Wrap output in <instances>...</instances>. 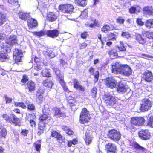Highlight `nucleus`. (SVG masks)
Returning <instances> with one entry per match:
<instances>
[{"label": "nucleus", "mask_w": 153, "mask_h": 153, "mask_svg": "<svg viewBox=\"0 0 153 153\" xmlns=\"http://www.w3.org/2000/svg\"><path fill=\"white\" fill-rule=\"evenodd\" d=\"M122 74L124 75L129 76L131 74V69L127 65H123L119 62L115 63V74Z\"/></svg>", "instance_id": "obj_1"}, {"label": "nucleus", "mask_w": 153, "mask_h": 153, "mask_svg": "<svg viewBox=\"0 0 153 153\" xmlns=\"http://www.w3.org/2000/svg\"><path fill=\"white\" fill-rule=\"evenodd\" d=\"M6 43L3 46L6 52H9L11 51V48L15 44H17V39L15 35H11L8 36L5 40Z\"/></svg>", "instance_id": "obj_2"}, {"label": "nucleus", "mask_w": 153, "mask_h": 153, "mask_svg": "<svg viewBox=\"0 0 153 153\" xmlns=\"http://www.w3.org/2000/svg\"><path fill=\"white\" fill-rule=\"evenodd\" d=\"M152 105V102L149 99H144L141 104L140 109L142 112L147 111L151 109Z\"/></svg>", "instance_id": "obj_3"}, {"label": "nucleus", "mask_w": 153, "mask_h": 153, "mask_svg": "<svg viewBox=\"0 0 153 153\" xmlns=\"http://www.w3.org/2000/svg\"><path fill=\"white\" fill-rule=\"evenodd\" d=\"M144 122V119L143 118L141 117H133L131 120V123L127 127L131 129L133 128L132 124L137 126H140L142 125Z\"/></svg>", "instance_id": "obj_4"}, {"label": "nucleus", "mask_w": 153, "mask_h": 153, "mask_svg": "<svg viewBox=\"0 0 153 153\" xmlns=\"http://www.w3.org/2000/svg\"><path fill=\"white\" fill-rule=\"evenodd\" d=\"M89 112L86 108H83L81 112L80 116V120L81 123L84 124L87 122L90 119Z\"/></svg>", "instance_id": "obj_5"}, {"label": "nucleus", "mask_w": 153, "mask_h": 153, "mask_svg": "<svg viewBox=\"0 0 153 153\" xmlns=\"http://www.w3.org/2000/svg\"><path fill=\"white\" fill-rule=\"evenodd\" d=\"M58 8L60 11L63 13L71 14L73 12L74 6L71 4H66L59 5Z\"/></svg>", "instance_id": "obj_6"}, {"label": "nucleus", "mask_w": 153, "mask_h": 153, "mask_svg": "<svg viewBox=\"0 0 153 153\" xmlns=\"http://www.w3.org/2000/svg\"><path fill=\"white\" fill-rule=\"evenodd\" d=\"M139 136L142 139L148 140L150 137V133L148 130H142L139 132Z\"/></svg>", "instance_id": "obj_7"}, {"label": "nucleus", "mask_w": 153, "mask_h": 153, "mask_svg": "<svg viewBox=\"0 0 153 153\" xmlns=\"http://www.w3.org/2000/svg\"><path fill=\"white\" fill-rule=\"evenodd\" d=\"M104 82L105 85L108 87L112 88L114 87V79L112 77L106 78L104 80Z\"/></svg>", "instance_id": "obj_8"}, {"label": "nucleus", "mask_w": 153, "mask_h": 153, "mask_svg": "<svg viewBox=\"0 0 153 153\" xmlns=\"http://www.w3.org/2000/svg\"><path fill=\"white\" fill-rule=\"evenodd\" d=\"M117 85L118 86L117 89L118 92L119 93H123L127 92L128 90V87L125 86L121 82L117 83L115 81V86Z\"/></svg>", "instance_id": "obj_9"}, {"label": "nucleus", "mask_w": 153, "mask_h": 153, "mask_svg": "<svg viewBox=\"0 0 153 153\" xmlns=\"http://www.w3.org/2000/svg\"><path fill=\"white\" fill-rule=\"evenodd\" d=\"M143 78L148 82H150L153 79V74L151 71H147L143 75Z\"/></svg>", "instance_id": "obj_10"}, {"label": "nucleus", "mask_w": 153, "mask_h": 153, "mask_svg": "<svg viewBox=\"0 0 153 153\" xmlns=\"http://www.w3.org/2000/svg\"><path fill=\"white\" fill-rule=\"evenodd\" d=\"M59 33V32L57 30H54L47 31L46 34L49 37L54 38L57 37Z\"/></svg>", "instance_id": "obj_11"}, {"label": "nucleus", "mask_w": 153, "mask_h": 153, "mask_svg": "<svg viewBox=\"0 0 153 153\" xmlns=\"http://www.w3.org/2000/svg\"><path fill=\"white\" fill-rule=\"evenodd\" d=\"M94 69L93 67L89 69V71L91 73L92 75H93L94 76V80L95 83L97 82L99 76V72L98 71H97L94 73Z\"/></svg>", "instance_id": "obj_12"}, {"label": "nucleus", "mask_w": 153, "mask_h": 153, "mask_svg": "<svg viewBox=\"0 0 153 153\" xmlns=\"http://www.w3.org/2000/svg\"><path fill=\"white\" fill-rule=\"evenodd\" d=\"M105 149L107 153H114L115 146L111 143H109L105 145Z\"/></svg>", "instance_id": "obj_13"}, {"label": "nucleus", "mask_w": 153, "mask_h": 153, "mask_svg": "<svg viewBox=\"0 0 153 153\" xmlns=\"http://www.w3.org/2000/svg\"><path fill=\"white\" fill-rule=\"evenodd\" d=\"M27 24L28 27L31 28L36 27L38 25L37 21L32 18L27 20Z\"/></svg>", "instance_id": "obj_14"}, {"label": "nucleus", "mask_w": 153, "mask_h": 153, "mask_svg": "<svg viewBox=\"0 0 153 153\" xmlns=\"http://www.w3.org/2000/svg\"><path fill=\"white\" fill-rule=\"evenodd\" d=\"M57 17V16L53 12H49L47 15V20L51 22L55 21Z\"/></svg>", "instance_id": "obj_15"}, {"label": "nucleus", "mask_w": 153, "mask_h": 153, "mask_svg": "<svg viewBox=\"0 0 153 153\" xmlns=\"http://www.w3.org/2000/svg\"><path fill=\"white\" fill-rule=\"evenodd\" d=\"M55 116L56 117H62L64 118L66 117V115L64 113L62 112L59 108H55Z\"/></svg>", "instance_id": "obj_16"}, {"label": "nucleus", "mask_w": 153, "mask_h": 153, "mask_svg": "<svg viewBox=\"0 0 153 153\" xmlns=\"http://www.w3.org/2000/svg\"><path fill=\"white\" fill-rule=\"evenodd\" d=\"M136 39L138 42L140 44H143L146 43V39L143 38L142 36L140 34H136L135 35Z\"/></svg>", "instance_id": "obj_17"}, {"label": "nucleus", "mask_w": 153, "mask_h": 153, "mask_svg": "<svg viewBox=\"0 0 153 153\" xmlns=\"http://www.w3.org/2000/svg\"><path fill=\"white\" fill-rule=\"evenodd\" d=\"M38 131V134L39 135L43 133L44 132V130L45 128V124L43 122L40 121L39 124Z\"/></svg>", "instance_id": "obj_18"}, {"label": "nucleus", "mask_w": 153, "mask_h": 153, "mask_svg": "<svg viewBox=\"0 0 153 153\" xmlns=\"http://www.w3.org/2000/svg\"><path fill=\"white\" fill-rule=\"evenodd\" d=\"M18 14L19 18L22 20H27L29 16V15L28 13L22 11H19L18 13Z\"/></svg>", "instance_id": "obj_19"}, {"label": "nucleus", "mask_w": 153, "mask_h": 153, "mask_svg": "<svg viewBox=\"0 0 153 153\" xmlns=\"http://www.w3.org/2000/svg\"><path fill=\"white\" fill-rule=\"evenodd\" d=\"M27 87L30 92L33 91L35 89V86L34 83L32 81H28L27 84Z\"/></svg>", "instance_id": "obj_20"}, {"label": "nucleus", "mask_w": 153, "mask_h": 153, "mask_svg": "<svg viewBox=\"0 0 153 153\" xmlns=\"http://www.w3.org/2000/svg\"><path fill=\"white\" fill-rule=\"evenodd\" d=\"M43 85L49 88H51L53 85V82L51 80L46 79L44 80L42 82Z\"/></svg>", "instance_id": "obj_21"}, {"label": "nucleus", "mask_w": 153, "mask_h": 153, "mask_svg": "<svg viewBox=\"0 0 153 153\" xmlns=\"http://www.w3.org/2000/svg\"><path fill=\"white\" fill-rule=\"evenodd\" d=\"M145 13L149 15H153V9L151 7H146L143 10Z\"/></svg>", "instance_id": "obj_22"}, {"label": "nucleus", "mask_w": 153, "mask_h": 153, "mask_svg": "<svg viewBox=\"0 0 153 153\" xmlns=\"http://www.w3.org/2000/svg\"><path fill=\"white\" fill-rule=\"evenodd\" d=\"M103 99L105 101L106 103H111L112 102V99L113 100V98L109 94H105L103 97Z\"/></svg>", "instance_id": "obj_23"}, {"label": "nucleus", "mask_w": 153, "mask_h": 153, "mask_svg": "<svg viewBox=\"0 0 153 153\" xmlns=\"http://www.w3.org/2000/svg\"><path fill=\"white\" fill-rule=\"evenodd\" d=\"M133 146L137 151L140 150L142 152H144L146 151V149L142 147L136 143H133Z\"/></svg>", "instance_id": "obj_24"}, {"label": "nucleus", "mask_w": 153, "mask_h": 153, "mask_svg": "<svg viewBox=\"0 0 153 153\" xmlns=\"http://www.w3.org/2000/svg\"><path fill=\"white\" fill-rule=\"evenodd\" d=\"M145 25L147 28L149 29L153 28V19L147 20Z\"/></svg>", "instance_id": "obj_25"}, {"label": "nucleus", "mask_w": 153, "mask_h": 153, "mask_svg": "<svg viewBox=\"0 0 153 153\" xmlns=\"http://www.w3.org/2000/svg\"><path fill=\"white\" fill-rule=\"evenodd\" d=\"M85 141L87 144H89L91 142L92 138L91 137L89 134L87 132L85 134Z\"/></svg>", "instance_id": "obj_26"}, {"label": "nucleus", "mask_w": 153, "mask_h": 153, "mask_svg": "<svg viewBox=\"0 0 153 153\" xmlns=\"http://www.w3.org/2000/svg\"><path fill=\"white\" fill-rule=\"evenodd\" d=\"M143 33L145 34L146 37L150 39H153V32L144 31Z\"/></svg>", "instance_id": "obj_27"}, {"label": "nucleus", "mask_w": 153, "mask_h": 153, "mask_svg": "<svg viewBox=\"0 0 153 153\" xmlns=\"http://www.w3.org/2000/svg\"><path fill=\"white\" fill-rule=\"evenodd\" d=\"M6 15L0 12V25H1L6 21Z\"/></svg>", "instance_id": "obj_28"}, {"label": "nucleus", "mask_w": 153, "mask_h": 153, "mask_svg": "<svg viewBox=\"0 0 153 153\" xmlns=\"http://www.w3.org/2000/svg\"><path fill=\"white\" fill-rule=\"evenodd\" d=\"M75 3L79 6L84 7L86 5V0H75Z\"/></svg>", "instance_id": "obj_29"}, {"label": "nucleus", "mask_w": 153, "mask_h": 153, "mask_svg": "<svg viewBox=\"0 0 153 153\" xmlns=\"http://www.w3.org/2000/svg\"><path fill=\"white\" fill-rule=\"evenodd\" d=\"M10 122H11L13 123L16 124V125L17 124L19 123L20 122V120L18 118H17L15 116L13 115V119H11L10 120Z\"/></svg>", "instance_id": "obj_30"}, {"label": "nucleus", "mask_w": 153, "mask_h": 153, "mask_svg": "<svg viewBox=\"0 0 153 153\" xmlns=\"http://www.w3.org/2000/svg\"><path fill=\"white\" fill-rule=\"evenodd\" d=\"M51 136L52 137L57 138L58 140H60L63 137L60 134L56 131H52L51 132Z\"/></svg>", "instance_id": "obj_31"}, {"label": "nucleus", "mask_w": 153, "mask_h": 153, "mask_svg": "<svg viewBox=\"0 0 153 153\" xmlns=\"http://www.w3.org/2000/svg\"><path fill=\"white\" fill-rule=\"evenodd\" d=\"M9 58L8 55L5 53H1L0 54V60L3 62L5 61Z\"/></svg>", "instance_id": "obj_32"}, {"label": "nucleus", "mask_w": 153, "mask_h": 153, "mask_svg": "<svg viewBox=\"0 0 153 153\" xmlns=\"http://www.w3.org/2000/svg\"><path fill=\"white\" fill-rule=\"evenodd\" d=\"M115 136V130L112 129L109 131L108 134V137L111 139L114 140Z\"/></svg>", "instance_id": "obj_33"}, {"label": "nucleus", "mask_w": 153, "mask_h": 153, "mask_svg": "<svg viewBox=\"0 0 153 153\" xmlns=\"http://www.w3.org/2000/svg\"><path fill=\"white\" fill-rule=\"evenodd\" d=\"M42 75L44 77H51V74L48 70L45 69L42 71L41 72Z\"/></svg>", "instance_id": "obj_34"}, {"label": "nucleus", "mask_w": 153, "mask_h": 153, "mask_svg": "<svg viewBox=\"0 0 153 153\" xmlns=\"http://www.w3.org/2000/svg\"><path fill=\"white\" fill-rule=\"evenodd\" d=\"M62 128L65 132L69 135H71L73 134V131L67 126H64Z\"/></svg>", "instance_id": "obj_35"}, {"label": "nucleus", "mask_w": 153, "mask_h": 153, "mask_svg": "<svg viewBox=\"0 0 153 153\" xmlns=\"http://www.w3.org/2000/svg\"><path fill=\"white\" fill-rule=\"evenodd\" d=\"M119 44H118L117 46V48L119 50L121 51H125L126 49L123 45V42H119Z\"/></svg>", "instance_id": "obj_36"}, {"label": "nucleus", "mask_w": 153, "mask_h": 153, "mask_svg": "<svg viewBox=\"0 0 153 153\" xmlns=\"http://www.w3.org/2000/svg\"><path fill=\"white\" fill-rule=\"evenodd\" d=\"M37 97L36 100L39 103H40L42 102L43 100V97L41 94L40 93H38L37 94Z\"/></svg>", "instance_id": "obj_37"}, {"label": "nucleus", "mask_w": 153, "mask_h": 153, "mask_svg": "<svg viewBox=\"0 0 153 153\" xmlns=\"http://www.w3.org/2000/svg\"><path fill=\"white\" fill-rule=\"evenodd\" d=\"M22 54V51L20 50L15 49L13 53V56H18Z\"/></svg>", "instance_id": "obj_38"}, {"label": "nucleus", "mask_w": 153, "mask_h": 153, "mask_svg": "<svg viewBox=\"0 0 153 153\" xmlns=\"http://www.w3.org/2000/svg\"><path fill=\"white\" fill-rule=\"evenodd\" d=\"M147 124L149 126L153 127V116H151L148 119Z\"/></svg>", "instance_id": "obj_39"}, {"label": "nucleus", "mask_w": 153, "mask_h": 153, "mask_svg": "<svg viewBox=\"0 0 153 153\" xmlns=\"http://www.w3.org/2000/svg\"><path fill=\"white\" fill-rule=\"evenodd\" d=\"M34 34L35 35L38 36L39 37H41L45 35L46 33L44 31L41 30L40 31L34 32Z\"/></svg>", "instance_id": "obj_40"}, {"label": "nucleus", "mask_w": 153, "mask_h": 153, "mask_svg": "<svg viewBox=\"0 0 153 153\" xmlns=\"http://www.w3.org/2000/svg\"><path fill=\"white\" fill-rule=\"evenodd\" d=\"M94 23H91V24L87 23H85V25L88 27H93L94 26H96L97 25V22L95 19Z\"/></svg>", "instance_id": "obj_41"}, {"label": "nucleus", "mask_w": 153, "mask_h": 153, "mask_svg": "<svg viewBox=\"0 0 153 153\" xmlns=\"http://www.w3.org/2000/svg\"><path fill=\"white\" fill-rule=\"evenodd\" d=\"M53 70L55 72V73L57 75V76L58 78L61 77V76H62V75L60 74V70L58 69L53 68Z\"/></svg>", "instance_id": "obj_42"}, {"label": "nucleus", "mask_w": 153, "mask_h": 153, "mask_svg": "<svg viewBox=\"0 0 153 153\" xmlns=\"http://www.w3.org/2000/svg\"><path fill=\"white\" fill-rule=\"evenodd\" d=\"M15 105L16 106L20 107L23 109L26 108V106L23 102H16L15 103Z\"/></svg>", "instance_id": "obj_43"}, {"label": "nucleus", "mask_w": 153, "mask_h": 153, "mask_svg": "<svg viewBox=\"0 0 153 153\" xmlns=\"http://www.w3.org/2000/svg\"><path fill=\"white\" fill-rule=\"evenodd\" d=\"M48 114H44L42 115L40 117L39 119L40 121L43 122V121L45 120L48 118Z\"/></svg>", "instance_id": "obj_44"}, {"label": "nucleus", "mask_w": 153, "mask_h": 153, "mask_svg": "<svg viewBox=\"0 0 153 153\" xmlns=\"http://www.w3.org/2000/svg\"><path fill=\"white\" fill-rule=\"evenodd\" d=\"M110 28V27L108 25H105L102 27L101 29V31L104 32H105V31L109 30Z\"/></svg>", "instance_id": "obj_45"}, {"label": "nucleus", "mask_w": 153, "mask_h": 153, "mask_svg": "<svg viewBox=\"0 0 153 153\" xmlns=\"http://www.w3.org/2000/svg\"><path fill=\"white\" fill-rule=\"evenodd\" d=\"M22 54L18 56H13V58L15 60L16 62H21V58L22 57Z\"/></svg>", "instance_id": "obj_46"}, {"label": "nucleus", "mask_w": 153, "mask_h": 153, "mask_svg": "<svg viewBox=\"0 0 153 153\" xmlns=\"http://www.w3.org/2000/svg\"><path fill=\"white\" fill-rule=\"evenodd\" d=\"M91 96L93 97H95L97 92V89L96 87H94L91 90Z\"/></svg>", "instance_id": "obj_47"}, {"label": "nucleus", "mask_w": 153, "mask_h": 153, "mask_svg": "<svg viewBox=\"0 0 153 153\" xmlns=\"http://www.w3.org/2000/svg\"><path fill=\"white\" fill-rule=\"evenodd\" d=\"M122 36L124 37L128 38L131 36V34L128 32H123Z\"/></svg>", "instance_id": "obj_48"}, {"label": "nucleus", "mask_w": 153, "mask_h": 153, "mask_svg": "<svg viewBox=\"0 0 153 153\" xmlns=\"http://www.w3.org/2000/svg\"><path fill=\"white\" fill-rule=\"evenodd\" d=\"M4 98L6 101V103L7 104L8 103H11L12 101V98L8 97L6 95L4 96Z\"/></svg>", "instance_id": "obj_49"}, {"label": "nucleus", "mask_w": 153, "mask_h": 153, "mask_svg": "<svg viewBox=\"0 0 153 153\" xmlns=\"http://www.w3.org/2000/svg\"><path fill=\"white\" fill-rule=\"evenodd\" d=\"M73 81L74 83V87L76 88L79 85V82L76 79H73Z\"/></svg>", "instance_id": "obj_50"}, {"label": "nucleus", "mask_w": 153, "mask_h": 153, "mask_svg": "<svg viewBox=\"0 0 153 153\" xmlns=\"http://www.w3.org/2000/svg\"><path fill=\"white\" fill-rule=\"evenodd\" d=\"M7 134L6 129L3 128L1 130V132H0V135H1L2 137H5Z\"/></svg>", "instance_id": "obj_51"}, {"label": "nucleus", "mask_w": 153, "mask_h": 153, "mask_svg": "<svg viewBox=\"0 0 153 153\" xmlns=\"http://www.w3.org/2000/svg\"><path fill=\"white\" fill-rule=\"evenodd\" d=\"M120 132L115 130V140H118L120 139Z\"/></svg>", "instance_id": "obj_52"}, {"label": "nucleus", "mask_w": 153, "mask_h": 153, "mask_svg": "<svg viewBox=\"0 0 153 153\" xmlns=\"http://www.w3.org/2000/svg\"><path fill=\"white\" fill-rule=\"evenodd\" d=\"M117 22L120 24H123L124 22V20L121 17H119L116 19Z\"/></svg>", "instance_id": "obj_53"}, {"label": "nucleus", "mask_w": 153, "mask_h": 153, "mask_svg": "<svg viewBox=\"0 0 153 153\" xmlns=\"http://www.w3.org/2000/svg\"><path fill=\"white\" fill-rule=\"evenodd\" d=\"M58 78L59 79V81L62 86L65 85V83L64 81L63 76H61V77Z\"/></svg>", "instance_id": "obj_54"}, {"label": "nucleus", "mask_w": 153, "mask_h": 153, "mask_svg": "<svg viewBox=\"0 0 153 153\" xmlns=\"http://www.w3.org/2000/svg\"><path fill=\"white\" fill-rule=\"evenodd\" d=\"M49 106L48 105V104H46L44 106V107L42 109V112L43 113H46L47 111H49Z\"/></svg>", "instance_id": "obj_55"}, {"label": "nucleus", "mask_w": 153, "mask_h": 153, "mask_svg": "<svg viewBox=\"0 0 153 153\" xmlns=\"http://www.w3.org/2000/svg\"><path fill=\"white\" fill-rule=\"evenodd\" d=\"M109 54L110 56L111 57L112 59H114V56H115V52L114 50H111L109 51Z\"/></svg>", "instance_id": "obj_56"}, {"label": "nucleus", "mask_w": 153, "mask_h": 153, "mask_svg": "<svg viewBox=\"0 0 153 153\" xmlns=\"http://www.w3.org/2000/svg\"><path fill=\"white\" fill-rule=\"evenodd\" d=\"M136 22L139 25L142 26L144 24V23L142 21L141 19L138 18L137 19Z\"/></svg>", "instance_id": "obj_57"}, {"label": "nucleus", "mask_w": 153, "mask_h": 153, "mask_svg": "<svg viewBox=\"0 0 153 153\" xmlns=\"http://www.w3.org/2000/svg\"><path fill=\"white\" fill-rule=\"evenodd\" d=\"M8 2L12 4L16 5L18 4L17 0H8Z\"/></svg>", "instance_id": "obj_58"}, {"label": "nucleus", "mask_w": 153, "mask_h": 153, "mask_svg": "<svg viewBox=\"0 0 153 153\" xmlns=\"http://www.w3.org/2000/svg\"><path fill=\"white\" fill-rule=\"evenodd\" d=\"M2 117L6 121L8 122H10V120L9 119V117L7 114H4L2 116Z\"/></svg>", "instance_id": "obj_59"}, {"label": "nucleus", "mask_w": 153, "mask_h": 153, "mask_svg": "<svg viewBox=\"0 0 153 153\" xmlns=\"http://www.w3.org/2000/svg\"><path fill=\"white\" fill-rule=\"evenodd\" d=\"M48 51L49 54H48V56L51 58H53L54 57V55L52 51L50 48H48Z\"/></svg>", "instance_id": "obj_60"}, {"label": "nucleus", "mask_w": 153, "mask_h": 153, "mask_svg": "<svg viewBox=\"0 0 153 153\" xmlns=\"http://www.w3.org/2000/svg\"><path fill=\"white\" fill-rule=\"evenodd\" d=\"M28 80L27 76L26 75H24L23 76V78L21 80V82L23 83H25Z\"/></svg>", "instance_id": "obj_61"}, {"label": "nucleus", "mask_w": 153, "mask_h": 153, "mask_svg": "<svg viewBox=\"0 0 153 153\" xmlns=\"http://www.w3.org/2000/svg\"><path fill=\"white\" fill-rule=\"evenodd\" d=\"M28 133V130L25 129H23L22 130L21 133L22 135L26 136L27 135V134Z\"/></svg>", "instance_id": "obj_62"}, {"label": "nucleus", "mask_w": 153, "mask_h": 153, "mask_svg": "<svg viewBox=\"0 0 153 153\" xmlns=\"http://www.w3.org/2000/svg\"><path fill=\"white\" fill-rule=\"evenodd\" d=\"M75 88L78 90H79L82 91H85V88L80 85H79L76 88Z\"/></svg>", "instance_id": "obj_63"}, {"label": "nucleus", "mask_w": 153, "mask_h": 153, "mask_svg": "<svg viewBox=\"0 0 153 153\" xmlns=\"http://www.w3.org/2000/svg\"><path fill=\"white\" fill-rule=\"evenodd\" d=\"M35 107L32 104H30L28 105V109L30 110H34L35 109Z\"/></svg>", "instance_id": "obj_64"}]
</instances>
